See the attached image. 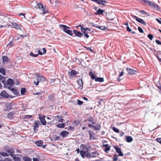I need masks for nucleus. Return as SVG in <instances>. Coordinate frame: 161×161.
<instances>
[{
    "instance_id": "1",
    "label": "nucleus",
    "mask_w": 161,
    "mask_h": 161,
    "mask_svg": "<svg viewBox=\"0 0 161 161\" xmlns=\"http://www.w3.org/2000/svg\"><path fill=\"white\" fill-rule=\"evenodd\" d=\"M35 79L36 80V82L35 81H34V83L36 86L38 85L40 82H43L46 80V78L45 77L39 74L37 75L35 77Z\"/></svg>"
},
{
    "instance_id": "2",
    "label": "nucleus",
    "mask_w": 161,
    "mask_h": 161,
    "mask_svg": "<svg viewBox=\"0 0 161 161\" xmlns=\"http://www.w3.org/2000/svg\"><path fill=\"white\" fill-rule=\"evenodd\" d=\"M59 26L60 27H63V31L65 32L70 36H72L73 35V33L72 31L68 29H69L70 28L69 27L64 25H59Z\"/></svg>"
},
{
    "instance_id": "3",
    "label": "nucleus",
    "mask_w": 161,
    "mask_h": 161,
    "mask_svg": "<svg viewBox=\"0 0 161 161\" xmlns=\"http://www.w3.org/2000/svg\"><path fill=\"white\" fill-rule=\"evenodd\" d=\"M5 148L6 149L7 153L8 155H10L12 157H13V154L14 153V149L13 148H10L8 146H6L5 147Z\"/></svg>"
},
{
    "instance_id": "4",
    "label": "nucleus",
    "mask_w": 161,
    "mask_h": 161,
    "mask_svg": "<svg viewBox=\"0 0 161 161\" xmlns=\"http://www.w3.org/2000/svg\"><path fill=\"white\" fill-rule=\"evenodd\" d=\"M149 6L153 7L154 9L157 11H158L160 9L159 6L155 3L150 1L149 3Z\"/></svg>"
},
{
    "instance_id": "5",
    "label": "nucleus",
    "mask_w": 161,
    "mask_h": 161,
    "mask_svg": "<svg viewBox=\"0 0 161 161\" xmlns=\"http://www.w3.org/2000/svg\"><path fill=\"white\" fill-rule=\"evenodd\" d=\"M91 148L89 144L84 145L81 144L80 147V148L82 150H86L87 151Z\"/></svg>"
},
{
    "instance_id": "6",
    "label": "nucleus",
    "mask_w": 161,
    "mask_h": 161,
    "mask_svg": "<svg viewBox=\"0 0 161 161\" xmlns=\"http://www.w3.org/2000/svg\"><path fill=\"white\" fill-rule=\"evenodd\" d=\"M132 16H133L134 18H135L136 20L138 22L141 23L143 25H146V22L143 19L139 18L136 16L133 15Z\"/></svg>"
},
{
    "instance_id": "7",
    "label": "nucleus",
    "mask_w": 161,
    "mask_h": 161,
    "mask_svg": "<svg viewBox=\"0 0 161 161\" xmlns=\"http://www.w3.org/2000/svg\"><path fill=\"white\" fill-rule=\"evenodd\" d=\"M45 116L44 115L41 116L39 114V118L42 124L43 125H45L46 124V122L45 119Z\"/></svg>"
},
{
    "instance_id": "8",
    "label": "nucleus",
    "mask_w": 161,
    "mask_h": 161,
    "mask_svg": "<svg viewBox=\"0 0 161 161\" xmlns=\"http://www.w3.org/2000/svg\"><path fill=\"white\" fill-rule=\"evenodd\" d=\"M88 127L90 128L93 127L94 129L97 131H99L100 130L101 126L100 125L98 124L96 125H94L91 124L88 125Z\"/></svg>"
},
{
    "instance_id": "9",
    "label": "nucleus",
    "mask_w": 161,
    "mask_h": 161,
    "mask_svg": "<svg viewBox=\"0 0 161 161\" xmlns=\"http://www.w3.org/2000/svg\"><path fill=\"white\" fill-rule=\"evenodd\" d=\"M114 148L116 151L119 153V156H123V154L122 152L121 149L118 146H116Z\"/></svg>"
},
{
    "instance_id": "10",
    "label": "nucleus",
    "mask_w": 161,
    "mask_h": 161,
    "mask_svg": "<svg viewBox=\"0 0 161 161\" xmlns=\"http://www.w3.org/2000/svg\"><path fill=\"white\" fill-rule=\"evenodd\" d=\"M43 142L42 141H36L35 144L39 147L42 146V147L44 148L45 146L43 145Z\"/></svg>"
},
{
    "instance_id": "11",
    "label": "nucleus",
    "mask_w": 161,
    "mask_h": 161,
    "mask_svg": "<svg viewBox=\"0 0 161 161\" xmlns=\"http://www.w3.org/2000/svg\"><path fill=\"white\" fill-rule=\"evenodd\" d=\"M73 32L74 34L76 35V36L80 38L81 37V36H83L82 33L76 30H74Z\"/></svg>"
},
{
    "instance_id": "12",
    "label": "nucleus",
    "mask_w": 161,
    "mask_h": 161,
    "mask_svg": "<svg viewBox=\"0 0 161 161\" xmlns=\"http://www.w3.org/2000/svg\"><path fill=\"white\" fill-rule=\"evenodd\" d=\"M90 135V140H95L96 138L95 137L93 136L95 134L93 133V131L91 130H89L88 131Z\"/></svg>"
},
{
    "instance_id": "13",
    "label": "nucleus",
    "mask_w": 161,
    "mask_h": 161,
    "mask_svg": "<svg viewBox=\"0 0 161 161\" xmlns=\"http://www.w3.org/2000/svg\"><path fill=\"white\" fill-rule=\"evenodd\" d=\"M80 29L81 32L83 33L84 36L86 37V38H89V36L87 32L85 31V30H84V31L83 30H84L83 29V26H81Z\"/></svg>"
},
{
    "instance_id": "14",
    "label": "nucleus",
    "mask_w": 161,
    "mask_h": 161,
    "mask_svg": "<svg viewBox=\"0 0 161 161\" xmlns=\"http://www.w3.org/2000/svg\"><path fill=\"white\" fill-rule=\"evenodd\" d=\"M1 96L3 97L7 98L9 97L8 93H7L5 91H3L1 93Z\"/></svg>"
},
{
    "instance_id": "15",
    "label": "nucleus",
    "mask_w": 161,
    "mask_h": 161,
    "mask_svg": "<svg viewBox=\"0 0 161 161\" xmlns=\"http://www.w3.org/2000/svg\"><path fill=\"white\" fill-rule=\"evenodd\" d=\"M126 69L127 70L129 73L130 75H133L135 74L136 71L134 69H131L130 68H127Z\"/></svg>"
},
{
    "instance_id": "16",
    "label": "nucleus",
    "mask_w": 161,
    "mask_h": 161,
    "mask_svg": "<svg viewBox=\"0 0 161 161\" xmlns=\"http://www.w3.org/2000/svg\"><path fill=\"white\" fill-rule=\"evenodd\" d=\"M69 134V132L67 131L63 130V131L60 132V135L63 137H66V136L67 135Z\"/></svg>"
},
{
    "instance_id": "17",
    "label": "nucleus",
    "mask_w": 161,
    "mask_h": 161,
    "mask_svg": "<svg viewBox=\"0 0 161 161\" xmlns=\"http://www.w3.org/2000/svg\"><path fill=\"white\" fill-rule=\"evenodd\" d=\"M12 27L13 28H15L17 30L19 29H20L21 30V29L20 28V27L19 25L16 23L15 22H13L12 23Z\"/></svg>"
},
{
    "instance_id": "18",
    "label": "nucleus",
    "mask_w": 161,
    "mask_h": 161,
    "mask_svg": "<svg viewBox=\"0 0 161 161\" xmlns=\"http://www.w3.org/2000/svg\"><path fill=\"white\" fill-rule=\"evenodd\" d=\"M108 144H104L103 145V147H105L104 149V151L106 153H107L110 150V147L108 146Z\"/></svg>"
},
{
    "instance_id": "19",
    "label": "nucleus",
    "mask_w": 161,
    "mask_h": 161,
    "mask_svg": "<svg viewBox=\"0 0 161 161\" xmlns=\"http://www.w3.org/2000/svg\"><path fill=\"white\" fill-rule=\"evenodd\" d=\"M91 153L92 158L96 157L99 155V153L97 152V151L93 152Z\"/></svg>"
},
{
    "instance_id": "20",
    "label": "nucleus",
    "mask_w": 161,
    "mask_h": 161,
    "mask_svg": "<svg viewBox=\"0 0 161 161\" xmlns=\"http://www.w3.org/2000/svg\"><path fill=\"white\" fill-rule=\"evenodd\" d=\"M37 5L38 6V7L39 9L42 10V11H44L45 10V9L44 7H43L42 4L40 3H37Z\"/></svg>"
},
{
    "instance_id": "21",
    "label": "nucleus",
    "mask_w": 161,
    "mask_h": 161,
    "mask_svg": "<svg viewBox=\"0 0 161 161\" xmlns=\"http://www.w3.org/2000/svg\"><path fill=\"white\" fill-rule=\"evenodd\" d=\"M12 89L11 91L15 95L17 96L19 95V93L16 89L14 88L13 89Z\"/></svg>"
},
{
    "instance_id": "22",
    "label": "nucleus",
    "mask_w": 161,
    "mask_h": 161,
    "mask_svg": "<svg viewBox=\"0 0 161 161\" xmlns=\"http://www.w3.org/2000/svg\"><path fill=\"white\" fill-rule=\"evenodd\" d=\"M107 3V2L106 0H98L97 3L99 4H101L104 5V3Z\"/></svg>"
},
{
    "instance_id": "23",
    "label": "nucleus",
    "mask_w": 161,
    "mask_h": 161,
    "mask_svg": "<svg viewBox=\"0 0 161 161\" xmlns=\"http://www.w3.org/2000/svg\"><path fill=\"white\" fill-rule=\"evenodd\" d=\"M7 84L10 85H12L14 84V81L11 79H9L7 80Z\"/></svg>"
},
{
    "instance_id": "24",
    "label": "nucleus",
    "mask_w": 161,
    "mask_h": 161,
    "mask_svg": "<svg viewBox=\"0 0 161 161\" xmlns=\"http://www.w3.org/2000/svg\"><path fill=\"white\" fill-rule=\"evenodd\" d=\"M55 119L56 120H58L59 122H63L64 119L60 118V117L58 115L55 116Z\"/></svg>"
},
{
    "instance_id": "25",
    "label": "nucleus",
    "mask_w": 161,
    "mask_h": 161,
    "mask_svg": "<svg viewBox=\"0 0 161 161\" xmlns=\"http://www.w3.org/2000/svg\"><path fill=\"white\" fill-rule=\"evenodd\" d=\"M104 10H103L101 9H99L95 13L96 15H100L102 14L104 12Z\"/></svg>"
},
{
    "instance_id": "26",
    "label": "nucleus",
    "mask_w": 161,
    "mask_h": 161,
    "mask_svg": "<svg viewBox=\"0 0 161 161\" xmlns=\"http://www.w3.org/2000/svg\"><path fill=\"white\" fill-rule=\"evenodd\" d=\"M89 75L90 76V77L92 80H95V79L96 78H95V75L93 74L92 71H90L89 72Z\"/></svg>"
},
{
    "instance_id": "27",
    "label": "nucleus",
    "mask_w": 161,
    "mask_h": 161,
    "mask_svg": "<svg viewBox=\"0 0 161 161\" xmlns=\"http://www.w3.org/2000/svg\"><path fill=\"white\" fill-rule=\"evenodd\" d=\"M125 139L126 141L128 142H130L133 141L132 138L130 136H127Z\"/></svg>"
},
{
    "instance_id": "28",
    "label": "nucleus",
    "mask_w": 161,
    "mask_h": 161,
    "mask_svg": "<svg viewBox=\"0 0 161 161\" xmlns=\"http://www.w3.org/2000/svg\"><path fill=\"white\" fill-rule=\"evenodd\" d=\"M104 79L103 78L97 77L95 79V81H98L100 82H102L104 81Z\"/></svg>"
},
{
    "instance_id": "29",
    "label": "nucleus",
    "mask_w": 161,
    "mask_h": 161,
    "mask_svg": "<svg viewBox=\"0 0 161 161\" xmlns=\"http://www.w3.org/2000/svg\"><path fill=\"white\" fill-rule=\"evenodd\" d=\"M86 153V151H83V150H81L80 152V153L82 158H84L85 156V154Z\"/></svg>"
},
{
    "instance_id": "30",
    "label": "nucleus",
    "mask_w": 161,
    "mask_h": 161,
    "mask_svg": "<svg viewBox=\"0 0 161 161\" xmlns=\"http://www.w3.org/2000/svg\"><path fill=\"white\" fill-rule=\"evenodd\" d=\"M78 85L82 88L83 87V83L82 80L81 79H79L78 81Z\"/></svg>"
},
{
    "instance_id": "31",
    "label": "nucleus",
    "mask_w": 161,
    "mask_h": 161,
    "mask_svg": "<svg viewBox=\"0 0 161 161\" xmlns=\"http://www.w3.org/2000/svg\"><path fill=\"white\" fill-rule=\"evenodd\" d=\"M96 27H97L98 29H99L101 30H107V28L106 27V26H96Z\"/></svg>"
},
{
    "instance_id": "32",
    "label": "nucleus",
    "mask_w": 161,
    "mask_h": 161,
    "mask_svg": "<svg viewBox=\"0 0 161 161\" xmlns=\"http://www.w3.org/2000/svg\"><path fill=\"white\" fill-rule=\"evenodd\" d=\"M0 73L2 74L3 75H5L6 74V70L3 67L0 68Z\"/></svg>"
},
{
    "instance_id": "33",
    "label": "nucleus",
    "mask_w": 161,
    "mask_h": 161,
    "mask_svg": "<svg viewBox=\"0 0 161 161\" xmlns=\"http://www.w3.org/2000/svg\"><path fill=\"white\" fill-rule=\"evenodd\" d=\"M40 122L39 121H37L34 124V129L35 130L36 128H38L39 127V125H40Z\"/></svg>"
},
{
    "instance_id": "34",
    "label": "nucleus",
    "mask_w": 161,
    "mask_h": 161,
    "mask_svg": "<svg viewBox=\"0 0 161 161\" xmlns=\"http://www.w3.org/2000/svg\"><path fill=\"white\" fill-rule=\"evenodd\" d=\"M57 126L59 128H64L65 127V124H58L57 125Z\"/></svg>"
},
{
    "instance_id": "35",
    "label": "nucleus",
    "mask_w": 161,
    "mask_h": 161,
    "mask_svg": "<svg viewBox=\"0 0 161 161\" xmlns=\"http://www.w3.org/2000/svg\"><path fill=\"white\" fill-rule=\"evenodd\" d=\"M23 160L25 161H31L32 159L28 157L27 156H25L23 157Z\"/></svg>"
},
{
    "instance_id": "36",
    "label": "nucleus",
    "mask_w": 161,
    "mask_h": 161,
    "mask_svg": "<svg viewBox=\"0 0 161 161\" xmlns=\"http://www.w3.org/2000/svg\"><path fill=\"white\" fill-rule=\"evenodd\" d=\"M21 93L22 95H24L26 92V89L25 88H23L21 90Z\"/></svg>"
},
{
    "instance_id": "37",
    "label": "nucleus",
    "mask_w": 161,
    "mask_h": 161,
    "mask_svg": "<svg viewBox=\"0 0 161 161\" xmlns=\"http://www.w3.org/2000/svg\"><path fill=\"white\" fill-rule=\"evenodd\" d=\"M14 113L13 112L9 113L7 115L8 118H10L12 116L14 115Z\"/></svg>"
},
{
    "instance_id": "38",
    "label": "nucleus",
    "mask_w": 161,
    "mask_h": 161,
    "mask_svg": "<svg viewBox=\"0 0 161 161\" xmlns=\"http://www.w3.org/2000/svg\"><path fill=\"white\" fill-rule=\"evenodd\" d=\"M26 36H23L21 35L18 34L17 36V39H14L16 40H18L19 39H22V37H24Z\"/></svg>"
},
{
    "instance_id": "39",
    "label": "nucleus",
    "mask_w": 161,
    "mask_h": 161,
    "mask_svg": "<svg viewBox=\"0 0 161 161\" xmlns=\"http://www.w3.org/2000/svg\"><path fill=\"white\" fill-rule=\"evenodd\" d=\"M0 154L3 157L8 156V154L7 152H0Z\"/></svg>"
},
{
    "instance_id": "40",
    "label": "nucleus",
    "mask_w": 161,
    "mask_h": 161,
    "mask_svg": "<svg viewBox=\"0 0 161 161\" xmlns=\"http://www.w3.org/2000/svg\"><path fill=\"white\" fill-rule=\"evenodd\" d=\"M13 157L14 161H20L21 159L20 158L15 156Z\"/></svg>"
},
{
    "instance_id": "41",
    "label": "nucleus",
    "mask_w": 161,
    "mask_h": 161,
    "mask_svg": "<svg viewBox=\"0 0 161 161\" xmlns=\"http://www.w3.org/2000/svg\"><path fill=\"white\" fill-rule=\"evenodd\" d=\"M113 161H117L118 160V156L116 154H114L113 156Z\"/></svg>"
},
{
    "instance_id": "42",
    "label": "nucleus",
    "mask_w": 161,
    "mask_h": 161,
    "mask_svg": "<svg viewBox=\"0 0 161 161\" xmlns=\"http://www.w3.org/2000/svg\"><path fill=\"white\" fill-rule=\"evenodd\" d=\"M70 74L72 75H75L77 74V72L74 70H72L70 72Z\"/></svg>"
},
{
    "instance_id": "43",
    "label": "nucleus",
    "mask_w": 161,
    "mask_h": 161,
    "mask_svg": "<svg viewBox=\"0 0 161 161\" xmlns=\"http://www.w3.org/2000/svg\"><path fill=\"white\" fill-rule=\"evenodd\" d=\"M8 58L7 56H4L3 57V62H8Z\"/></svg>"
},
{
    "instance_id": "44",
    "label": "nucleus",
    "mask_w": 161,
    "mask_h": 161,
    "mask_svg": "<svg viewBox=\"0 0 161 161\" xmlns=\"http://www.w3.org/2000/svg\"><path fill=\"white\" fill-rule=\"evenodd\" d=\"M30 55L31 56H32L34 57H36L37 56H38V55H39V54H34L32 52H31L30 53Z\"/></svg>"
},
{
    "instance_id": "45",
    "label": "nucleus",
    "mask_w": 161,
    "mask_h": 161,
    "mask_svg": "<svg viewBox=\"0 0 161 161\" xmlns=\"http://www.w3.org/2000/svg\"><path fill=\"white\" fill-rule=\"evenodd\" d=\"M87 120L90 122H91L92 124H95V123L93 121V119L92 118V117H90V118H88V119H87Z\"/></svg>"
},
{
    "instance_id": "46",
    "label": "nucleus",
    "mask_w": 161,
    "mask_h": 161,
    "mask_svg": "<svg viewBox=\"0 0 161 161\" xmlns=\"http://www.w3.org/2000/svg\"><path fill=\"white\" fill-rule=\"evenodd\" d=\"M32 117V116L31 115H26L24 116V119H30Z\"/></svg>"
},
{
    "instance_id": "47",
    "label": "nucleus",
    "mask_w": 161,
    "mask_h": 161,
    "mask_svg": "<svg viewBox=\"0 0 161 161\" xmlns=\"http://www.w3.org/2000/svg\"><path fill=\"white\" fill-rule=\"evenodd\" d=\"M112 129L114 132L116 133H119V130L114 127H113Z\"/></svg>"
},
{
    "instance_id": "48",
    "label": "nucleus",
    "mask_w": 161,
    "mask_h": 161,
    "mask_svg": "<svg viewBox=\"0 0 161 161\" xmlns=\"http://www.w3.org/2000/svg\"><path fill=\"white\" fill-rule=\"evenodd\" d=\"M91 153H87L86 155V156L87 157V158H90L91 157Z\"/></svg>"
},
{
    "instance_id": "49",
    "label": "nucleus",
    "mask_w": 161,
    "mask_h": 161,
    "mask_svg": "<svg viewBox=\"0 0 161 161\" xmlns=\"http://www.w3.org/2000/svg\"><path fill=\"white\" fill-rule=\"evenodd\" d=\"M147 37L151 40H153V36L151 34H149L147 36Z\"/></svg>"
},
{
    "instance_id": "50",
    "label": "nucleus",
    "mask_w": 161,
    "mask_h": 161,
    "mask_svg": "<svg viewBox=\"0 0 161 161\" xmlns=\"http://www.w3.org/2000/svg\"><path fill=\"white\" fill-rule=\"evenodd\" d=\"M54 96L53 95H51L48 97V99L49 100H53V99Z\"/></svg>"
},
{
    "instance_id": "51",
    "label": "nucleus",
    "mask_w": 161,
    "mask_h": 161,
    "mask_svg": "<svg viewBox=\"0 0 161 161\" xmlns=\"http://www.w3.org/2000/svg\"><path fill=\"white\" fill-rule=\"evenodd\" d=\"M83 29H84L83 30L84 31V30H85V31L87 32V31H91V29L89 28H85L83 27Z\"/></svg>"
},
{
    "instance_id": "52",
    "label": "nucleus",
    "mask_w": 161,
    "mask_h": 161,
    "mask_svg": "<svg viewBox=\"0 0 161 161\" xmlns=\"http://www.w3.org/2000/svg\"><path fill=\"white\" fill-rule=\"evenodd\" d=\"M156 140L158 142L161 144V138H157Z\"/></svg>"
},
{
    "instance_id": "53",
    "label": "nucleus",
    "mask_w": 161,
    "mask_h": 161,
    "mask_svg": "<svg viewBox=\"0 0 161 161\" xmlns=\"http://www.w3.org/2000/svg\"><path fill=\"white\" fill-rule=\"evenodd\" d=\"M138 30L140 32L142 33H143V31L140 27H138Z\"/></svg>"
},
{
    "instance_id": "54",
    "label": "nucleus",
    "mask_w": 161,
    "mask_h": 161,
    "mask_svg": "<svg viewBox=\"0 0 161 161\" xmlns=\"http://www.w3.org/2000/svg\"><path fill=\"white\" fill-rule=\"evenodd\" d=\"M150 1L147 0H143V3H144L146 4L148 3L149 4Z\"/></svg>"
},
{
    "instance_id": "55",
    "label": "nucleus",
    "mask_w": 161,
    "mask_h": 161,
    "mask_svg": "<svg viewBox=\"0 0 161 161\" xmlns=\"http://www.w3.org/2000/svg\"><path fill=\"white\" fill-rule=\"evenodd\" d=\"M126 30L129 32H130L131 31V30L129 28L128 26H126Z\"/></svg>"
},
{
    "instance_id": "56",
    "label": "nucleus",
    "mask_w": 161,
    "mask_h": 161,
    "mask_svg": "<svg viewBox=\"0 0 161 161\" xmlns=\"http://www.w3.org/2000/svg\"><path fill=\"white\" fill-rule=\"evenodd\" d=\"M77 101H78V104L79 105H81L83 103V102L82 101H80L79 100H78Z\"/></svg>"
},
{
    "instance_id": "57",
    "label": "nucleus",
    "mask_w": 161,
    "mask_h": 161,
    "mask_svg": "<svg viewBox=\"0 0 161 161\" xmlns=\"http://www.w3.org/2000/svg\"><path fill=\"white\" fill-rule=\"evenodd\" d=\"M103 101V100L101 99H100L99 101L98 102V103H99V104L98 105V106H99L100 105H101V102Z\"/></svg>"
},
{
    "instance_id": "58",
    "label": "nucleus",
    "mask_w": 161,
    "mask_h": 161,
    "mask_svg": "<svg viewBox=\"0 0 161 161\" xmlns=\"http://www.w3.org/2000/svg\"><path fill=\"white\" fill-rule=\"evenodd\" d=\"M155 42L157 44H159V45H161V41H160L157 40H156Z\"/></svg>"
},
{
    "instance_id": "59",
    "label": "nucleus",
    "mask_w": 161,
    "mask_h": 161,
    "mask_svg": "<svg viewBox=\"0 0 161 161\" xmlns=\"http://www.w3.org/2000/svg\"><path fill=\"white\" fill-rule=\"evenodd\" d=\"M14 88L12 86H8V88L10 90V91H12V89H13Z\"/></svg>"
},
{
    "instance_id": "60",
    "label": "nucleus",
    "mask_w": 161,
    "mask_h": 161,
    "mask_svg": "<svg viewBox=\"0 0 161 161\" xmlns=\"http://www.w3.org/2000/svg\"><path fill=\"white\" fill-rule=\"evenodd\" d=\"M140 13H141L142 14H147V13L146 12H145V11H143V10H141L140 11Z\"/></svg>"
},
{
    "instance_id": "61",
    "label": "nucleus",
    "mask_w": 161,
    "mask_h": 161,
    "mask_svg": "<svg viewBox=\"0 0 161 161\" xmlns=\"http://www.w3.org/2000/svg\"><path fill=\"white\" fill-rule=\"evenodd\" d=\"M42 50H43V54H45L46 53V51H46V49L45 48H42Z\"/></svg>"
},
{
    "instance_id": "62",
    "label": "nucleus",
    "mask_w": 161,
    "mask_h": 161,
    "mask_svg": "<svg viewBox=\"0 0 161 161\" xmlns=\"http://www.w3.org/2000/svg\"><path fill=\"white\" fill-rule=\"evenodd\" d=\"M156 56L158 60V61L161 62V58H160V57L158 55H156Z\"/></svg>"
},
{
    "instance_id": "63",
    "label": "nucleus",
    "mask_w": 161,
    "mask_h": 161,
    "mask_svg": "<svg viewBox=\"0 0 161 161\" xmlns=\"http://www.w3.org/2000/svg\"><path fill=\"white\" fill-rule=\"evenodd\" d=\"M33 161H39L38 159L36 158H33Z\"/></svg>"
},
{
    "instance_id": "64",
    "label": "nucleus",
    "mask_w": 161,
    "mask_h": 161,
    "mask_svg": "<svg viewBox=\"0 0 161 161\" xmlns=\"http://www.w3.org/2000/svg\"><path fill=\"white\" fill-rule=\"evenodd\" d=\"M156 20L160 24H161V20L159 19H158L156 18Z\"/></svg>"
}]
</instances>
